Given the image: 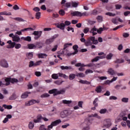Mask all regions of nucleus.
<instances>
[{
    "label": "nucleus",
    "mask_w": 130,
    "mask_h": 130,
    "mask_svg": "<svg viewBox=\"0 0 130 130\" xmlns=\"http://www.w3.org/2000/svg\"><path fill=\"white\" fill-rule=\"evenodd\" d=\"M98 43V40L95 39V37H90L85 41V46H90V45H92V44L96 45Z\"/></svg>",
    "instance_id": "1"
},
{
    "label": "nucleus",
    "mask_w": 130,
    "mask_h": 130,
    "mask_svg": "<svg viewBox=\"0 0 130 130\" xmlns=\"http://www.w3.org/2000/svg\"><path fill=\"white\" fill-rule=\"evenodd\" d=\"M66 93V89L64 88L60 90H57V89H53L49 91V94H53L54 96L56 95H60V94H64Z\"/></svg>",
    "instance_id": "2"
},
{
    "label": "nucleus",
    "mask_w": 130,
    "mask_h": 130,
    "mask_svg": "<svg viewBox=\"0 0 130 130\" xmlns=\"http://www.w3.org/2000/svg\"><path fill=\"white\" fill-rule=\"evenodd\" d=\"M71 25V22L69 21H66L64 23H62L60 24H58L57 25V28H59V29H61V30H64V27L66 26H70Z\"/></svg>",
    "instance_id": "3"
},
{
    "label": "nucleus",
    "mask_w": 130,
    "mask_h": 130,
    "mask_svg": "<svg viewBox=\"0 0 130 130\" xmlns=\"http://www.w3.org/2000/svg\"><path fill=\"white\" fill-rule=\"evenodd\" d=\"M61 122L60 119L56 120L55 121L52 122L50 125L48 126V130H51V128H53V126H56L57 124H59Z\"/></svg>",
    "instance_id": "4"
},
{
    "label": "nucleus",
    "mask_w": 130,
    "mask_h": 130,
    "mask_svg": "<svg viewBox=\"0 0 130 130\" xmlns=\"http://www.w3.org/2000/svg\"><path fill=\"white\" fill-rule=\"evenodd\" d=\"M35 103H40V101L39 100H32L28 101V103H25V106H30L31 105H33V104H35Z\"/></svg>",
    "instance_id": "5"
},
{
    "label": "nucleus",
    "mask_w": 130,
    "mask_h": 130,
    "mask_svg": "<svg viewBox=\"0 0 130 130\" xmlns=\"http://www.w3.org/2000/svg\"><path fill=\"white\" fill-rule=\"evenodd\" d=\"M0 66L2 67V68H8L9 67V63L6 59H3L0 61Z\"/></svg>",
    "instance_id": "6"
},
{
    "label": "nucleus",
    "mask_w": 130,
    "mask_h": 130,
    "mask_svg": "<svg viewBox=\"0 0 130 130\" xmlns=\"http://www.w3.org/2000/svg\"><path fill=\"white\" fill-rule=\"evenodd\" d=\"M60 116L61 118H66V117H68V116H69V112L67 110L61 112Z\"/></svg>",
    "instance_id": "7"
},
{
    "label": "nucleus",
    "mask_w": 130,
    "mask_h": 130,
    "mask_svg": "<svg viewBox=\"0 0 130 130\" xmlns=\"http://www.w3.org/2000/svg\"><path fill=\"white\" fill-rule=\"evenodd\" d=\"M107 73L108 74V75H110V76H114V75L116 74L115 71H114V70H113L112 68H109L107 71Z\"/></svg>",
    "instance_id": "8"
},
{
    "label": "nucleus",
    "mask_w": 130,
    "mask_h": 130,
    "mask_svg": "<svg viewBox=\"0 0 130 130\" xmlns=\"http://www.w3.org/2000/svg\"><path fill=\"white\" fill-rule=\"evenodd\" d=\"M111 126V120L110 119H107L105 121L104 126L106 127H110Z\"/></svg>",
    "instance_id": "9"
},
{
    "label": "nucleus",
    "mask_w": 130,
    "mask_h": 130,
    "mask_svg": "<svg viewBox=\"0 0 130 130\" xmlns=\"http://www.w3.org/2000/svg\"><path fill=\"white\" fill-rule=\"evenodd\" d=\"M71 15L74 17H81V13L79 11H75L71 13Z\"/></svg>",
    "instance_id": "10"
},
{
    "label": "nucleus",
    "mask_w": 130,
    "mask_h": 130,
    "mask_svg": "<svg viewBox=\"0 0 130 130\" xmlns=\"http://www.w3.org/2000/svg\"><path fill=\"white\" fill-rule=\"evenodd\" d=\"M60 69L61 70H62L63 71L64 70H74L73 69V67L72 66H62L60 67Z\"/></svg>",
    "instance_id": "11"
},
{
    "label": "nucleus",
    "mask_w": 130,
    "mask_h": 130,
    "mask_svg": "<svg viewBox=\"0 0 130 130\" xmlns=\"http://www.w3.org/2000/svg\"><path fill=\"white\" fill-rule=\"evenodd\" d=\"M96 31H97V28H96V26H93V27L89 31L90 33L92 34V36H95V35H97V32H96Z\"/></svg>",
    "instance_id": "12"
},
{
    "label": "nucleus",
    "mask_w": 130,
    "mask_h": 130,
    "mask_svg": "<svg viewBox=\"0 0 130 130\" xmlns=\"http://www.w3.org/2000/svg\"><path fill=\"white\" fill-rule=\"evenodd\" d=\"M73 48L75 51L73 53V55L77 54L78 52H79V50H78V48H79V46L77 45H75L73 46Z\"/></svg>",
    "instance_id": "13"
},
{
    "label": "nucleus",
    "mask_w": 130,
    "mask_h": 130,
    "mask_svg": "<svg viewBox=\"0 0 130 130\" xmlns=\"http://www.w3.org/2000/svg\"><path fill=\"white\" fill-rule=\"evenodd\" d=\"M88 117H96V118H98V119H101V117L98 115V114L95 113L94 114H92L91 115H88Z\"/></svg>",
    "instance_id": "14"
},
{
    "label": "nucleus",
    "mask_w": 130,
    "mask_h": 130,
    "mask_svg": "<svg viewBox=\"0 0 130 130\" xmlns=\"http://www.w3.org/2000/svg\"><path fill=\"white\" fill-rule=\"evenodd\" d=\"M82 126H83V129L82 130L90 129V128L89 127V125L87 124V122L86 121L82 124Z\"/></svg>",
    "instance_id": "15"
},
{
    "label": "nucleus",
    "mask_w": 130,
    "mask_h": 130,
    "mask_svg": "<svg viewBox=\"0 0 130 130\" xmlns=\"http://www.w3.org/2000/svg\"><path fill=\"white\" fill-rule=\"evenodd\" d=\"M12 40L13 41H15V42H19L20 40H21V39H20V37H19L18 35H15L13 37Z\"/></svg>",
    "instance_id": "16"
},
{
    "label": "nucleus",
    "mask_w": 130,
    "mask_h": 130,
    "mask_svg": "<svg viewBox=\"0 0 130 130\" xmlns=\"http://www.w3.org/2000/svg\"><path fill=\"white\" fill-rule=\"evenodd\" d=\"M43 43L38 42L36 43V47H38V48H42L43 47Z\"/></svg>",
    "instance_id": "17"
},
{
    "label": "nucleus",
    "mask_w": 130,
    "mask_h": 130,
    "mask_svg": "<svg viewBox=\"0 0 130 130\" xmlns=\"http://www.w3.org/2000/svg\"><path fill=\"white\" fill-rule=\"evenodd\" d=\"M76 76H77V75L74 74H70L69 76V79L70 80V81H73L75 78Z\"/></svg>",
    "instance_id": "18"
},
{
    "label": "nucleus",
    "mask_w": 130,
    "mask_h": 130,
    "mask_svg": "<svg viewBox=\"0 0 130 130\" xmlns=\"http://www.w3.org/2000/svg\"><path fill=\"white\" fill-rule=\"evenodd\" d=\"M79 83L81 84H86V85H90L91 84V82L87 81V80H81L79 81Z\"/></svg>",
    "instance_id": "19"
},
{
    "label": "nucleus",
    "mask_w": 130,
    "mask_h": 130,
    "mask_svg": "<svg viewBox=\"0 0 130 130\" xmlns=\"http://www.w3.org/2000/svg\"><path fill=\"white\" fill-rule=\"evenodd\" d=\"M41 118H42L41 115H39V116H37V119H34V122H35V123L40 122V120H41Z\"/></svg>",
    "instance_id": "20"
},
{
    "label": "nucleus",
    "mask_w": 130,
    "mask_h": 130,
    "mask_svg": "<svg viewBox=\"0 0 130 130\" xmlns=\"http://www.w3.org/2000/svg\"><path fill=\"white\" fill-rule=\"evenodd\" d=\"M1 15H5V16H11L12 15V13L11 12H7V11L0 12Z\"/></svg>",
    "instance_id": "21"
},
{
    "label": "nucleus",
    "mask_w": 130,
    "mask_h": 130,
    "mask_svg": "<svg viewBox=\"0 0 130 130\" xmlns=\"http://www.w3.org/2000/svg\"><path fill=\"white\" fill-rule=\"evenodd\" d=\"M27 46L29 49H35L36 48V45H34L33 44H28Z\"/></svg>",
    "instance_id": "22"
},
{
    "label": "nucleus",
    "mask_w": 130,
    "mask_h": 130,
    "mask_svg": "<svg viewBox=\"0 0 130 130\" xmlns=\"http://www.w3.org/2000/svg\"><path fill=\"white\" fill-rule=\"evenodd\" d=\"M30 93V92H25L23 93L21 95V98H22V99H25V98H27V97H28V94Z\"/></svg>",
    "instance_id": "23"
},
{
    "label": "nucleus",
    "mask_w": 130,
    "mask_h": 130,
    "mask_svg": "<svg viewBox=\"0 0 130 130\" xmlns=\"http://www.w3.org/2000/svg\"><path fill=\"white\" fill-rule=\"evenodd\" d=\"M11 78H6L5 79V82H6V83L4 85H5V86H9V85H10V82L11 83Z\"/></svg>",
    "instance_id": "24"
},
{
    "label": "nucleus",
    "mask_w": 130,
    "mask_h": 130,
    "mask_svg": "<svg viewBox=\"0 0 130 130\" xmlns=\"http://www.w3.org/2000/svg\"><path fill=\"white\" fill-rule=\"evenodd\" d=\"M115 63H123L124 60L123 59H117L115 61Z\"/></svg>",
    "instance_id": "25"
},
{
    "label": "nucleus",
    "mask_w": 130,
    "mask_h": 130,
    "mask_svg": "<svg viewBox=\"0 0 130 130\" xmlns=\"http://www.w3.org/2000/svg\"><path fill=\"white\" fill-rule=\"evenodd\" d=\"M13 20H15V21H17V22H24V20L21 17H16L13 18Z\"/></svg>",
    "instance_id": "26"
},
{
    "label": "nucleus",
    "mask_w": 130,
    "mask_h": 130,
    "mask_svg": "<svg viewBox=\"0 0 130 130\" xmlns=\"http://www.w3.org/2000/svg\"><path fill=\"white\" fill-rule=\"evenodd\" d=\"M53 42V39H48L46 40L45 43L46 44H51V43H52Z\"/></svg>",
    "instance_id": "27"
},
{
    "label": "nucleus",
    "mask_w": 130,
    "mask_h": 130,
    "mask_svg": "<svg viewBox=\"0 0 130 130\" xmlns=\"http://www.w3.org/2000/svg\"><path fill=\"white\" fill-rule=\"evenodd\" d=\"M47 56V54L45 53H40L38 54L39 58H44V57Z\"/></svg>",
    "instance_id": "28"
},
{
    "label": "nucleus",
    "mask_w": 130,
    "mask_h": 130,
    "mask_svg": "<svg viewBox=\"0 0 130 130\" xmlns=\"http://www.w3.org/2000/svg\"><path fill=\"white\" fill-rule=\"evenodd\" d=\"M69 51V50H68V49L63 48V50L60 52V54H67V55H69V53H68V52Z\"/></svg>",
    "instance_id": "29"
},
{
    "label": "nucleus",
    "mask_w": 130,
    "mask_h": 130,
    "mask_svg": "<svg viewBox=\"0 0 130 130\" xmlns=\"http://www.w3.org/2000/svg\"><path fill=\"white\" fill-rule=\"evenodd\" d=\"M107 112H108V111L106 109H102L100 111V113H101V114H105V113Z\"/></svg>",
    "instance_id": "30"
},
{
    "label": "nucleus",
    "mask_w": 130,
    "mask_h": 130,
    "mask_svg": "<svg viewBox=\"0 0 130 130\" xmlns=\"http://www.w3.org/2000/svg\"><path fill=\"white\" fill-rule=\"evenodd\" d=\"M33 30H34V29H33V28L28 27V28H25L24 29H21V31L25 32V31H33Z\"/></svg>",
    "instance_id": "31"
},
{
    "label": "nucleus",
    "mask_w": 130,
    "mask_h": 130,
    "mask_svg": "<svg viewBox=\"0 0 130 130\" xmlns=\"http://www.w3.org/2000/svg\"><path fill=\"white\" fill-rule=\"evenodd\" d=\"M3 107H4L5 109H12L13 108V106L12 105H3Z\"/></svg>",
    "instance_id": "32"
},
{
    "label": "nucleus",
    "mask_w": 130,
    "mask_h": 130,
    "mask_svg": "<svg viewBox=\"0 0 130 130\" xmlns=\"http://www.w3.org/2000/svg\"><path fill=\"white\" fill-rule=\"evenodd\" d=\"M59 77H61L62 78H63L64 79H68V77L67 76H66V74H63L62 73H58V74Z\"/></svg>",
    "instance_id": "33"
},
{
    "label": "nucleus",
    "mask_w": 130,
    "mask_h": 130,
    "mask_svg": "<svg viewBox=\"0 0 130 130\" xmlns=\"http://www.w3.org/2000/svg\"><path fill=\"white\" fill-rule=\"evenodd\" d=\"M16 45L15 42H13L11 45H9L6 46L7 48H14L15 47V45Z\"/></svg>",
    "instance_id": "34"
},
{
    "label": "nucleus",
    "mask_w": 130,
    "mask_h": 130,
    "mask_svg": "<svg viewBox=\"0 0 130 130\" xmlns=\"http://www.w3.org/2000/svg\"><path fill=\"white\" fill-rule=\"evenodd\" d=\"M41 17V13L40 12H37L36 14V19H37L38 20H39L40 18Z\"/></svg>",
    "instance_id": "35"
},
{
    "label": "nucleus",
    "mask_w": 130,
    "mask_h": 130,
    "mask_svg": "<svg viewBox=\"0 0 130 130\" xmlns=\"http://www.w3.org/2000/svg\"><path fill=\"white\" fill-rule=\"evenodd\" d=\"M52 79L54 80H57L58 79V74H53L52 75Z\"/></svg>",
    "instance_id": "36"
},
{
    "label": "nucleus",
    "mask_w": 130,
    "mask_h": 130,
    "mask_svg": "<svg viewBox=\"0 0 130 130\" xmlns=\"http://www.w3.org/2000/svg\"><path fill=\"white\" fill-rule=\"evenodd\" d=\"M10 100H15V99H17V96L16 95V94L13 93L11 96L9 98Z\"/></svg>",
    "instance_id": "37"
},
{
    "label": "nucleus",
    "mask_w": 130,
    "mask_h": 130,
    "mask_svg": "<svg viewBox=\"0 0 130 130\" xmlns=\"http://www.w3.org/2000/svg\"><path fill=\"white\" fill-rule=\"evenodd\" d=\"M64 82V81H60V80H56L54 81V84H56V85H58L59 86L60 85H61L62 83Z\"/></svg>",
    "instance_id": "38"
},
{
    "label": "nucleus",
    "mask_w": 130,
    "mask_h": 130,
    "mask_svg": "<svg viewBox=\"0 0 130 130\" xmlns=\"http://www.w3.org/2000/svg\"><path fill=\"white\" fill-rule=\"evenodd\" d=\"M19 80L16 78H11V82L12 84H15V83H18Z\"/></svg>",
    "instance_id": "39"
},
{
    "label": "nucleus",
    "mask_w": 130,
    "mask_h": 130,
    "mask_svg": "<svg viewBox=\"0 0 130 130\" xmlns=\"http://www.w3.org/2000/svg\"><path fill=\"white\" fill-rule=\"evenodd\" d=\"M118 17H115L114 18H113L112 19V22L113 23V24H118Z\"/></svg>",
    "instance_id": "40"
},
{
    "label": "nucleus",
    "mask_w": 130,
    "mask_h": 130,
    "mask_svg": "<svg viewBox=\"0 0 130 130\" xmlns=\"http://www.w3.org/2000/svg\"><path fill=\"white\" fill-rule=\"evenodd\" d=\"M72 101H68L66 100H64L62 101V103H63V104H71V103H72Z\"/></svg>",
    "instance_id": "41"
},
{
    "label": "nucleus",
    "mask_w": 130,
    "mask_h": 130,
    "mask_svg": "<svg viewBox=\"0 0 130 130\" xmlns=\"http://www.w3.org/2000/svg\"><path fill=\"white\" fill-rule=\"evenodd\" d=\"M26 56L29 59H31L33 57V52L28 53Z\"/></svg>",
    "instance_id": "42"
},
{
    "label": "nucleus",
    "mask_w": 130,
    "mask_h": 130,
    "mask_svg": "<svg viewBox=\"0 0 130 130\" xmlns=\"http://www.w3.org/2000/svg\"><path fill=\"white\" fill-rule=\"evenodd\" d=\"M71 5L73 8H77L79 6V3L77 2H72Z\"/></svg>",
    "instance_id": "43"
},
{
    "label": "nucleus",
    "mask_w": 130,
    "mask_h": 130,
    "mask_svg": "<svg viewBox=\"0 0 130 130\" xmlns=\"http://www.w3.org/2000/svg\"><path fill=\"white\" fill-rule=\"evenodd\" d=\"M72 45H73V44L72 43H67V44H64V50L67 49V48H68V47H69V46H72Z\"/></svg>",
    "instance_id": "44"
},
{
    "label": "nucleus",
    "mask_w": 130,
    "mask_h": 130,
    "mask_svg": "<svg viewBox=\"0 0 130 130\" xmlns=\"http://www.w3.org/2000/svg\"><path fill=\"white\" fill-rule=\"evenodd\" d=\"M28 127L30 129H32L34 127V123L33 122H30L28 124Z\"/></svg>",
    "instance_id": "45"
},
{
    "label": "nucleus",
    "mask_w": 130,
    "mask_h": 130,
    "mask_svg": "<svg viewBox=\"0 0 130 130\" xmlns=\"http://www.w3.org/2000/svg\"><path fill=\"white\" fill-rule=\"evenodd\" d=\"M107 16H109L110 17H115L116 14L115 13H112L111 12H108L106 13Z\"/></svg>",
    "instance_id": "46"
},
{
    "label": "nucleus",
    "mask_w": 130,
    "mask_h": 130,
    "mask_svg": "<svg viewBox=\"0 0 130 130\" xmlns=\"http://www.w3.org/2000/svg\"><path fill=\"white\" fill-rule=\"evenodd\" d=\"M39 130H48V128H45V125L43 124L40 126Z\"/></svg>",
    "instance_id": "47"
},
{
    "label": "nucleus",
    "mask_w": 130,
    "mask_h": 130,
    "mask_svg": "<svg viewBox=\"0 0 130 130\" xmlns=\"http://www.w3.org/2000/svg\"><path fill=\"white\" fill-rule=\"evenodd\" d=\"M96 92L97 93H101V91H102V89H101V86H98L95 89Z\"/></svg>",
    "instance_id": "48"
},
{
    "label": "nucleus",
    "mask_w": 130,
    "mask_h": 130,
    "mask_svg": "<svg viewBox=\"0 0 130 130\" xmlns=\"http://www.w3.org/2000/svg\"><path fill=\"white\" fill-rule=\"evenodd\" d=\"M76 77H80V78H85V74L84 73H78Z\"/></svg>",
    "instance_id": "49"
},
{
    "label": "nucleus",
    "mask_w": 130,
    "mask_h": 130,
    "mask_svg": "<svg viewBox=\"0 0 130 130\" xmlns=\"http://www.w3.org/2000/svg\"><path fill=\"white\" fill-rule=\"evenodd\" d=\"M59 14L60 15V16H64V14H66V12H64V10L61 9L59 11Z\"/></svg>",
    "instance_id": "50"
},
{
    "label": "nucleus",
    "mask_w": 130,
    "mask_h": 130,
    "mask_svg": "<svg viewBox=\"0 0 130 130\" xmlns=\"http://www.w3.org/2000/svg\"><path fill=\"white\" fill-rule=\"evenodd\" d=\"M121 101L124 103H127L128 102V98H123L121 99Z\"/></svg>",
    "instance_id": "51"
},
{
    "label": "nucleus",
    "mask_w": 130,
    "mask_h": 130,
    "mask_svg": "<svg viewBox=\"0 0 130 130\" xmlns=\"http://www.w3.org/2000/svg\"><path fill=\"white\" fill-rule=\"evenodd\" d=\"M98 101V98H95L94 101L93 102V104L95 106V107H97L98 106V104H97L96 102Z\"/></svg>",
    "instance_id": "52"
},
{
    "label": "nucleus",
    "mask_w": 130,
    "mask_h": 130,
    "mask_svg": "<svg viewBox=\"0 0 130 130\" xmlns=\"http://www.w3.org/2000/svg\"><path fill=\"white\" fill-rule=\"evenodd\" d=\"M50 95L48 93H44L41 95V98H47V97H49Z\"/></svg>",
    "instance_id": "53"
},
{
    "label": "nucleus",
    "mask_w": 130,
    "mask_h": 130,
    "mask_svg": "<svg viewBox=\"0 0 130 130\" xmlns=\"http://www.w3.org/2000/svg\"><path fill=\"white\" fill-rule=\"evenodd\" d=\"M85 67H88V68H93V67H95V64L93 63H90L88 64L85 65Z\"/></svg>",
    "instance_id": "54"
},
{
    "label": "nucleus",
    "mask_w": 130,
    "mask_h": 130,
    "mask_svg": "<svg viewBox=\"0 0 130 130\" xmlns=\"http://www.w3.org/2000/svg\"><path fill=\"white\" fill-rule=\"evenodd\" d=\"M15 48H16V49H19V48H21V47L22 46V45H21V44H16L15 45Z\"/></svg>",
    "instance_id": "55"
},
{
    "label": "nucleus",
    "mask_w": 130,
    "mask_h": 130,
    "mask_svg": "<svg viewBox=\"0 0 130 130\" xmlns=\"http://www.w3.org/2000/svg\"><path fill=\"white\" fill-rule=\"evenodd\" d=\"M41 63H42V60L38 61L35 63V67H36L37 66H40V64H41Z\"/></svg>",
    "instance_id": "56"
},
{
    "label": "nucleus",
    "mask_w": 130,
    "mask_h": 130,
    "mask_svg": "<svg viewBox=\"0 0 130 130\" xmlns=\"http://www.w3.org/2000/svg\"><path fill=\"white\" fill-rule=\"evenodd\" d=\"M113 55L111 53H109L108 55H107V59H111Z\"/></svg>",
    "instance_id": "57"
},
{
    "label": "nucleus",
    "mask_w": 130,
    "mask_h": 130,
    "mask_svg": "<svg viewBox=\"0 0 130 130\" xmlns=\"http://www.w3.org/2000/svg\"><path fill=\"white\" fill-rule=\"evenodd\" d=\"M93 73V71H92L90 69L86 70L85 71V72L86 75H88V74H91V73Z\"/></svg>",
    "instance_id": "58"
},
{
    "label": "nucleus",
    "mask_w": 130,
    "mask_h": 130,
    "mask_svg": "<svg viewBox=\"0 0 130 130\" xmlns=\"http://www.w3.org/2000/svg\"><path fill=\"white\" fill-rule=\"evenodd\" d=\"M83 101H79L78 103L79 107H80V108H83Z\"/></svg>",
    "instance_id": "59"
},
{
    "label": "nucleus",
    "mask_w": 130,
    "mask_h": 130,
    "mask_svg": "<svg viewBox=\"0 0 130 130\" xmlns=\"http://www.w3.org/2000/svg\"><path fill=\"white\" fill-rule=\"evenodd\" d=\"M116 10H120L122 6L120 5L117 4L115 5Z\"/></svg>",
    "instance_id": "60"
},
{
    "label": "nucleus",
    "mask_w": 130,
    "mask_h": 130,
    "mask_svg": "<svg viewBox=\"0 0 130 130\" xmlns=\"http://www.w3.org/2000/svg\"><path fill=\"white\" fill-rule=\"evenodd\" d=\"M96 19L99 21V22H102L103 17H102V16H98L97 17Z\"/></svg>",
    "instance_id": "61"
},
{
    "label": "nucleus",
    "mask_w": 130,
    "mask_h": 130,
    "mask_svg": "<svg viewBox=\"0 0 130 130\" xmlns=\"http://www.w3.org/2000/svg\"><path fill=\"white\" fill-rule=\"evenodd\" d=\"M96 31L99 34H101V33H102V31H103V28L100 27L99 29H97Z\"/></svg>",
    "instance_id": "62"
},
{
    "label": "nucleus",
    "mask_w": 130,
    "mask_h": 130,
    "mask_svg": "<svg viewBox=\"0 0 130 130\" xmlns=\"http://www.w3.org/2000/svg\"><path fill=\"white\" fill-rule=\"evenodd\" d=\"M89 30L90 29H89V28L86 27L85 29H83V32L84 33H85V34H87V33L89 32Z\"/></svg>",
    "instance_id": "63"
},
{
    "label": "nucleus",
    "mask_w": 130,
    "mask_h": 130,
    "mask_svg": "<svg viewBox=\"0 0 130 130\" xmlns=\"http://www.w3.org/2000/svg\"><path fill=\"white\" fill-rule=\"evenodd\" d=\"M75 67H82V68H84V67H85V65L81 63H78L75 65Z\"/></svg>",
    "instance_id": "64"
}]
</instances>
